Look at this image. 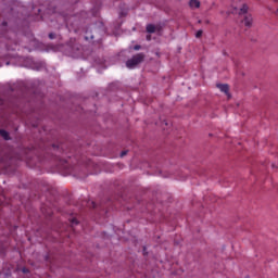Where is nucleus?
Returning <instances> with one entry per match:
<instances>
[{"mask_svg":"<svg viewBox=\"0 0 278 278\" xmlns=\"http://www.w3.org/2000/svg\"><path fill=\"white\" fill-rule=\"evenodd\" d=\"M61 164H66V160H61Z\"/></svg>","mask_w":278,"mask_h":278,"instance_id":"2eb2a0df","label":"nucleus"},{"mask_svg":"<svg viewBox=\"0 0 278 278\" xmlns=\"http://www.w3.org/2000/svg\"><path fill=\"white\" fill-rule=\"evenodd\" d=\"M48 36H49L50 40H54V38H55V34L54 33H50Z\"/></svg>","mask_w":278,"mask_h":278,"instance_id":"9d476101","label":"nucleus"},{"mask_svg":"<svg viewBox=\"0 0 278 278\" xmlns=\"http://www.w3.org/2000/svg\"><path fill=\"white\" fill-rule=\"evenodd\" d=\"M64 168H68V166L64 165Z\"/></svg>","mask_w":278,"mask_h":278,"instance_id":"4be33fe9","label":"nucleus"},{"mask_svg":"<svg viewBox=\"0 0 278 278\" xmlns=\"http://www.w3.org/2000/svg\"><path fill=\"white\" fill-rule=\"evenodd\" d=\"M0 136L3 138V140H10V132L5 129H0Z\"/></svg>","mask_w":278,"mask_h":278,"instance_id":"423d86ee","label":"nucleus"},{"mask_svg":"<svg viewBox=\"0 0 278 278\" xmlns=\"http://www.w3.org/2000/svg\"><path fill=\"white\" fill-rule=\"evenodd\" d=\"M125 155H127V150L121 152V157H125Z\"/></svg>","mask_w":278,"mask_h":278,"instance_id":"f8f14e48","label":"nucleus"},{"mask_svg":"<svg viewBox=\"0 0 278 278\" xmlns=\"http://www.w3.org/2000/svg\"><path fill=\"white\" fill-rule=\"evenodd\" d=\"M46 216H51V211L47 212Z\"/></svg>","mask_w":278,"mask_h":278,"instance_id":"dca6fc26","label":"nucleus"},{"mask_svg":"<svg viewBox=\"0 0 278 278\" xmlns=\"http://www.w3.org/2000/svg\"><path fill=\"white\" fill-rule=\"evenodd\" d=\"M189 8H195V9L201 8V1H199V0H190L189 1Z\"/></svg>","mask_w":278,"mask_h":278,"instance_id":"39448f33","label":"nucleus"},{"mask_svg":"<svg viewBox=\"0 0 278 278\" xmlns=\"http://www.w3.org/2000/svg\"><path fill=\"white\" fill-rule=\"evenodd\" d=\"M273 12H274V14H278V9H277V10H274Z\"/></svg>","mask_w":278,"mask_h":278,"instance_id":"f3484780","label":"nucleus"},{"mask_svg":"<svg viewBox=\"0 0 278 278\" xmlns=\"http://www.w3.org/2000/svg\"><path fill=\"white\" fill-rule=\"evenodd\" d=\"M217 88L220 90V92L226 93L229 97V85L227 84H218Z\"/></svg>","mask_w":278,"mask_h":278,"instance_id":"f03ea898","label":"nucleus"},{"mask_svg":"<svg viewBox=\"0 0 278 278\" xmlns=\"http://www.w3.org/2000/svg\"><path fill=\"white\" fill-rule=\"evenodd\" d=\"M23 273H27V269L24 268V269H23Z\"/></svg>","mask_w":278,"mask_h":278,"instance_id":"412c9836","label":"nucleus"},{"mask_svg":"<svg viewBox=\"0 0 278 278\" xmlns=\"http://www.w3.org/2000/svg\"><path fill=\"white\" fill-rule=\"evenodd\" d=\"M201 36H203V30H198L195 33V38H201Z\"/></svg>","mask_w":278,"mask_h":278,"instance_id":"6e6552de","label":"nucleus"},{"mask_svg":"<svg viewBox=\"0 0 278 278\" xmlns=\"http://www.w3.org/2000/svg\"><path fill=\"white\" fill-rule=\"evenodd\" d=\"M147 40H151V36H147Z\"/></svg>","mask_w":278,"mask_h":278,"instance_id":"6ab92c4d","label":"nucleus"},{"mask_svg":"<svg viewBox=\"0 0 278 278\" xmlns=\"http://www.w3.org/2000/svg\"><path fill=\"white\" fill-rule=\"evenodd\" d=\"M144 53H137L135 55H132L131 59L126 61V67L134 70L136 68V66H138L139 64H142V62H144Z\"/></svg>","mask_w":278,"mask_h":278,"instance_id":"f257e3e1","label":"nucleus"},{"mask_svg":"<svg viewBox=\"0 0 278 278\" xmlns=\"http://www.w3.org/2000/svg\"><path fill=\"white\" fill-rule=\"evenodd\" d=\"M2 25L5 27V25H8V22H3Z\"/></svg>","mask_w":278,"mask_h":278,"instance_id":"a211bd4d","label":"nucleus"},{"mask_svg":"<svg viewBox=\"0 0 278 278\" xmlns=\"http://www.w3.org/2000/svg\"><path fill=\"white\" fill-rule=\"evenodd\" d=\"M243 25L245 27H251L253 25V17L251 15H245L243 18Z\"/></svg>","mask_w":278,"mask_h":278,"instance_id":"7ed1b4c3","label":"nucleus"},{"mask_svg":"<svg viewBox=\"0 0 278 278\" xmlns=\"http://www.w3.org/2000/svg\"><path fill=\"white\" fill-rule=\"evenodd\" d=\"M53 149H60V147H55V146H53Z\"/></svg>","mask_w":278,"mask_h":278,"instance_id":"aec40b11","label":"nucleus"},{"mask_svg":"<svg viewBox=\"0 0 278 278\" xmlns=\"http://www.w3.org/2000/svg\"><path fill=\"white\" fill-rule=\"evenodd\" d=\"M134 49H135V51H140L141 46H140V45H136V46L134 47Z\"/></svg>","mask_w":278,"mask_h":278,"instance_id":"9b49d317","label":"nucleus"},{"mask_svg":"<svg viewBox=\"0 0 278 278\" xmlns=\"http://www.w3.org/2000/svg\"><path fill=\"white\" fill-rule=\"evenodd\" d=\"M75 53H77V52L75 51L74 48H72L71 54H72V55H75Z\"/></svg>","mask_w":278,"mask_h":278,"instance_id":"ddd939ff","label":"nucleus"},{"mask_svg":"<svg viewBox=\"0 0 278 278\" xmlns=\"http://www.w3.org/2000/svg\"><path fill=\"white\" fill-rule=\"evenodd\" d=\"M71 223L72 225H79V220H77V218H72Z\"/></svg>","mask_w":278,"mask_h":278,"instance_id":"1a4fd4ad","label":"nucleus"},{"mask_svg":"<svg viewBox=\"0 0 278 278\" xmlns=\"http://www.w3.org/2000/svg\"><path fill=\"white\" fill-rule=\"evenodd\" d=\"M235 12L238 14H247L249 12V7L247 4H243L239 11L238 8H236Z\"/></svg>","mask_w":278,"mask_h":278,"instance_id":"20e7f679","label":"nucleus"},{"mask_svg":"<svg viewBox=\"0 0 278 278\" xmlns=\"http://www.w3.org/2000/svg\"><path fill=\"white\" fill-rule=\"evenodd\" d=\"M41 212H45V208H41Z\"/></svg>","mask_w":278,"mask_h":278,"instance_id":"5701e85b","label":"nucleus"},{"mask_svg":"<svg viewBox=\"0 0 278 278\" xmlns=\"http://www.w3.org/2000/svg\"><path fill=\"white\" fill-rule=\"evenodd\" d=\"M275 1H277V3H278V0H275Z\"/></svg>","mask_w":278,"mask_h":278,"instance_id":"b1692460","label":"nucleus"},{"mask_svg":"<svg viewBox=\"0 0 278 278\" xmlns=\"http://www.w3.org/2000/svg\"><path fill=\"white\" fill-rule=\"evenodd\" d=\"M146 30L148 34H155V25L153 24H148L146 27Z\"/></svg>","mask_w":278,"mask_h":278,"instance_id":"0eeeda50","label":"nucleus"},{"mask_svg":"<svg viewBox=\"0 0 278 278\" xmlns=\"http://www.w3.org/2000/svg\"><path fill=\"white\" fill-rule=\"evenodd\" d=\"M91 205H92L93 210L97 208V203L96 202H91Z\"/></svg>","mask_w":278,"mask_h":278,"instance_id":"4468645a","label":"nucleus"}]
</instances>
